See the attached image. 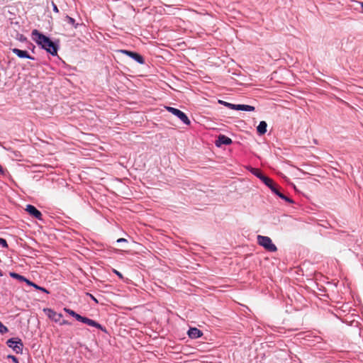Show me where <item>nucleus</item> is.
I'll return each instance as SVG.
<instances>
[{
	"label": "nucleus",
	"mask_w": 363,
	"mask_h": 363,
	"mask_svg": "<svg viewBox=\"0 0 363 363\" xmlns=\"http://www.w3.org/2000/svg\"><path fill=\"white\" fill-rule=\"evenodd\" d=\"M64 311L65 312H67L68 314H69L70 315H72V317L75 318L78 321L82 322L85 324H87L88 325L95 327L98 329H100L103 332L107 333L106 328L103 327L101 324L98 323L95 320L89 319L86 317H83L69 308H65Z\"/></svg>",
	"instance_id": "nucleus-3"
},
{
	"label": "nucleus",
	"mask_w": 363,
	"mask_h": 363,
	"mask_svg": "<svg viewBox=\"0 0 363 363\" xmlns=\"http://www.w3.org/2000/svg\"><path fill=\"white\" fill-rule=\"evenodd\" d=\"M121 52L125 54L126 55L130 57L131 58H133V60H135L136 62H138V63H140L141 65L145 63V60H144V58L143 57V56H141L140 54H138L137 52L129 51V50H121Z\"/></svg>",
	"instance_id": "nucleus-9"
},
{
	"label": "nucleus",
	"mask_w": 363,
	"mask_h": 363,
	"mask_svg": "<svg viewBox=\"0 0 363 363\" xmlns=\"http://www.w3.org/2000/svg\"><path fill=\"white\" fill-rule=\"evenodd\" d=\"M8 358H10L12 359L13 362H14L15 363H18V359L15 357V356H13V355H9L8 356Z\"/></svg>",
	"instance_id": "nucleus-20"
},
{
	"label": "nucleus",
	"mask_w": 363,
	"mask_h": 363,
	"mask_svg": "<svg viewBox=\"0 0 363 363\" xmlns=\"http://www.w3.org/2000/svg\"><path fill=\"white\" fill-rule=\"evenodd\" d=\"M86 295L89 296V295H91V294H89V293H86Z\"/></svg>",
	"instance_id": "nucleus-26"
},
{
	"label": "nucleus",
	"mask_w": 363,
	"mask_h": 363,
	"mask_svg": "<svg viewBox=\"0 0 363 363\" xmlns=\"http://www.w3.org/2000/svg\"><path fill=\"white\" fill-rule=\"evenodd\" d=\"M65 19L69 24L72 25L75 28L77 27L78 23H75V20L73 18L66 16Z\"/></svg>",
	"instance_id": "nucleus-16"
},
{
	"label": "nucleus",
	"mask_w": 363,
	"mask_h": 363,
	"mask_svg": "<svg viewBox=\"0 0 363 363\" xmlns=\"http://www.w3.org/2000/svg\"><path fill=\"white\" fill-rule=\"evenodd\" d=\"M255 109L254 106L245 104H236L235 107V110L238 111H253Z\"/></svg>",
	"instance_id": "nucleus-14"
},
{
	"label": "nucleus",
	"mask_w": 363,
	"mask_h": 363,
	"mask_svg": "<svg viewBox=\"0 0 363 363\" xmlns=\"http://www.w3.org/2000/svg\"><path fill=\"white\" fill-rule=\"evenodd\" d=\"M11 276L13 278H16L20 281H25L26 282V284L28 285V286H31L37 289H39L40 291H41L43 293H46V294H49L50 292L48 291H47L45 288H43V287H40L38 286H37L36 284H35L34 283L30 281L29 280H28L26 278H25L24 277L18 274H16V273H14V272H12L11 273Z\"/></svg>",
	"instance_id": "nucleus-7"
},
{
	"label": "nucleus",
	"mask_w": 363,
	"mask_h": 363,
	"mask_svg": "<svg viewBox=\"0 0 363 363\" xmlns=\"http://www.w3.org/2000/svg\"><path fill=\"white\" fill-rule=\"evenodd\" d=\"M127 240L125 238H119L117 240V242H126Z\"/></svg>",
	"instance_id": "nucleus-21"
},
{
	"label": "nucleus",
	"mask_w": 363,
	"mask_h": 363,
	"mask_svg": "<svg viewBox=\"0 0 363 363\" xmlns=\"http://www.w3.org/2000/svg\"><path fill=\"white\" fill-rule=\"evenodd\" d=\"M257 242L259 245L262 246L265 250L269 252H276L277 247L272 243L270 238L263 235H257Z\"/></svg>",
	"instance_id": "nucleus-4"
},
{
	"label": "nucleus",
	"mask_w": 363,
	"mask_h": 363,
	"mask_svg": "<svg viewBox=\"0 0 363 363\" xmlns=\"http://www.w3.org/2000/svg\"><path fill=\"white\" fill-rule=\"evenodd\" d=\"M91 298L96 302V303H99V301L96 298V297L94 296H91Z\"/></svg>",
	"instance_id": "nucleus-25"
},
{
	"label": "nucleus",
	"mask_w": 363,
	"mask_h": 363,
	"mask_svg": "<svg viewBox=\"0 0 363 363\" xmlns=\"http://www.w3.org/2000/svg\"><path fill=\"white\" fill-rule=\"evenodd\" d=\"M53 11L57 12V13L59 11L57 6L55 4H53Z\"/></svg>",
	"instance_id": "nucleus-24"
},
{
	"label": "nucleus",
	"mask_w": 363,
	"mask_h": 363,
	"mask_svg": "<svg viewBox=\"0 0 363 363\" xmlns=\"http://www.w3.org/2000/svg\"><path fill=\"white\" fill-rule=\"evenodd\" d=\"M165 108L169 112L177 116L186 125L190 124V120L189 119L187 116L182 111L170 106H166Z\"/></svg>",
	"instance_id": "nucleus-5"
},
{
	"label": "nucleus",
	"mask_w": 363,
	"mask_h": 363,
	"mask_svg": "<svg viewBox=\"0 0 363 363\" xmlns=\"http://www.w3.org/2000/svg\"><path fill=\"white\" fill-rule=\"evenodd\" d=\"M7 345L11 347L16 353H22L23 344L21 339L16 340L14 338H11L7 341Z\"/></svg>",
	"instance_id": "nucleus-6"
},
{
	"label": "nucleus",
	"mask_w": 363,
	"mask_h": 363,
	"mask_svg": "<svg viewBox=\"0 0 363 363\" xmlns=\"http://www.w3.org/2000/svg\"><path fill=\"white\" fill-rule=\"evenodd\" d=\"M11 50L13 53L16 54L20 58H28L34 60V58L31 57L26 50H21L18 48H13Z\"/></svg>",
	"instance_id": "nucleus-12"
},
{
	"label": "nucleus",
	"mask_w": 363,
	"mask_h": 363,
	"mask_svg": "<svg viewBox=\"0 0 363 363\" xmlns=\"http://www.w3.org/2000/svg\"><path fill=\"white\" fill-rule=\"evenodd\" d=\"M7 332H8V328H7L6 326H4V325L1 323V322L0 321V333H1V334H4V333H7Z\"/></svg>",
	"instance_id": "nucleus-18"
},
{
	"label": "nucleus",
	"mask_w": 363,
	"mask_h": 363,
	"mask_svg": "<svg viewBox=\"0 0 363 363\" xmlns=\"http://www.w3.org/2000/svg\"><path fill=\"white\" fill-rule=\"evenodd\" d=\"M252 172L254 175L259 178L268 187L271 189V190L279 196L281 199L285 200L289 203H293V201L289 197L284 196L282 193H281L277 185L274 183L273 180L269 178L267 176H264L262 172L258 169H252Z\"/></svg>",
	"instance_id": "nucleus-2"
},
{
	"label": "nucleus",
	"mask_w": 363,
	"mask_h": 363,
	"mask_svg": "<svg viewBox=\"0 0 363 363\" xmlns=\"http://www.w3.org/2000/svg\"><path fill=\"white\" fill-rule=\"evenodd\" d=\"M43 311L50 318L55 322H60L62 317L61 313H57L50 308H44Z\"/></svg>",
	"instance_id": "nucleus-10"
},
{
	"label": "nucleus",
	"mask_w": 363,
	"mask_h": 363,
	"mask_svg": "<svg viewBox=\"0 0 363 363\" xmlns=\"http://www.w3.org/2000/svg\"><path fill=\"white\" fill-rule=\"evenodd\" d=\"M232 140L224 135H220L218 138V139L216 140V145L217 147H220L223 145H230L232 143Z\"/></svg>",
	"instance_id": "nucleus-11"
},
{
	"label": "nucleus",
	"mask_w": 363,
	"mask_h": 363,
	"mask_svg": "<svg viewBox=\"0 0 363 363\" xmlns=\"http://www.w3.org/2000/svg\"><path fill=\"white\" fill-rule=\"evenodd\" d=\"M219 103L223 104L224 106H225L226 107H228V108H229L230 109L235 110L236 104H230V103H228V102H225V101H219Z\"/></svg>",
	"instance_id": "nucleus-17"
},
{
	"label": "nucleus",
	"mask_w": 363,
	"mask_h": 363,
	"mask_svg": "<svg viewBox=\"0 0 363 363\" xmlns=\"http://www.w3.org/2000/svg\"><path fill=\"white\" fill-rule=\"evenodd\" d=\"M32 37L34 41L52 55L57 53V46L51 40L35 29L32 31Z\"/></svg>",
	"instance_id": "nucleus-1"
},
{
	"label": "nucleus",
	"mask_w": 363,
	"mask_h": 363,
	"mask_svg": "<svg viewBox=\"0 0 363 363\" xmlns=\"http://www.w3.org/2000/svg\"><path fill=\"white\" fill-rule=\"evenodd\" d=\"M0 276H2V272H0Z\"/></svg>",
	"instance_id": "nucleus-27"
},
{
	"label": "nucleus",
	"mask_w": 363,
	"mask_h": 363,
	"mask_svg": "<svg viewBox=\"0 0 363 363\" xmlns=\"http://www.w3.org/2000/svg\"><path fill=\"white\" fill-rule=\"evenodd\" d=\"M113 271L121 279H123V275L120 272H118L116 269H114Z\"/></svg>",
	"instance_id": "nucleus-23"
},
{
	"label": "nucleus",
	"mask_w": 363,
	"mask_h": 363,
	"mask_svg": "<svg viewBox=\"0 0 363 363\" xmlns=\"http://www.w3.org/2000/svg\"><path fill=\"white\" fill-rule=\"evenodd\" d=\"M188 335L190 338L196 339L203 335L201 330L196 328H191L188 331Z\"/></svg>",
	"instance_id": "nucleus-13"
},
{
	"label": "nucleus",
	"mask_w": 363,
	"mask_h": 363,
	"mask_svg": "<svg viewBox=\"0 0 363 363\" xmlns=\"http://www.w3.org/2000/svg\"><path fill=\"white\" fill-rule=\"evenodd\" d=\"M60 325H69V323L67 321V320H62V322L60 321Z\"/></svg>",
	"instance_id": "nucleus-22"
},
{
	"label": "nucleus",
	"mask_w": 363,
	"mask_h": 363,
	"mask_svg": "<svg viewBox=\"0 0 363 363\" xmlns=\"http://www.w3.org/2000/svg\"><path fill=\"white\" fill-rule=\"evenodd\" d=\"M0 245H1L4 247H7L8 244H7L6 240L4 238H0Z\"/></svg>",
	"instance_id": "nucleus-19"
},
{
	"label": "nucleus",
	"mask_w": 363,
	"mask_h": 363,
	"mask_svg": "<svg viewBox=\"0 0 363 363\" xmlns=\"http://www.w3.org/2000/svg\"><path fill=\"white\" fill-rule=\"evenodd\" d=\"M267 124L265 121H261L257 128V133L259 135H264L267 132Z\"/></svg>",
	"instance_id": "nucleus-15"
},
{
	"label": "nucleus",
	"mask_w": 363,
	"mask_h": 363,
	"mask_svg": "<svg viewBox=\"0 0 363 363\" xmlns=\"http://www.w3.org/2000/svg\"><path fill=\"white\" fill-rule=\"evenodd\" d=\"M26 211L33 218L42 220V213L34 206L28 204L26 206Z\"/></svg>",
	"instance_id": "nucleus-8"
}]
</instances>
